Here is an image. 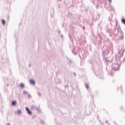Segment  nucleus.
<instances>
[{"label":"nucleus","instance_id":"8","mask_svg":"<svg viewBox=\"0 0 125 125\" xmlns=\"http://www.w3.org/2000/svg\"><path fill=\"white\" fill-rule=\"evenodd\" d=\"M21 87H24V84H21Z\"/></svg>","mask_w":125,"mask_h":125},{"label":"nucleus","instance_id":"10","mask_svg":"<svg viewBox=\"0 0 125 125\" xmlns=\"http://www.w3.org/2000/svg\"><path fill=\"white\" fill-rule=\"evenodd\" d=\"M109 2H112V0H108Z\"/></svg>","mask_w":125,"mask_h":125},{"label":"nucleus","instance_id":"9","mask_svg":"<svg viewBox=\"0 0 125 125\" xmlns=\"http://www.w3.org/2000/svg\"><path fill=\"white\" fill-rule=\"evenodd\" d=\"M23 93H24V94H27V92H26V91H24V92H23Z\"/></svg>","mask_w":125,"mask_h":125},{"label":"nucleus","instance_id":"5","mask_svg":"<svg viewBox=\"0 0 125 125\" xmlns=\"http://www.w3.org/2000/svg\"><path fill=\"white\" fill-rule=\"evenodd\" d=\"M122 22H123V23L125 24V19H123L122 20Z\"/></svg>","mask_w":125,"mask_h":125},{"label":"nucleus","instance_id":"4","mask_svg":"<svg viewBox=\"0 0 125 125\" xmlns=\"http://www.w3.org/2000/svg\"><path fill=\"white\" fill-rule=\"evenodd\" d=\"M30 83H32V84H35V81L34 80H30Z\"/></svg>","mask_w":125,"mask_h":125},{"label":"nucleus","instance_id":"2","mask_svg":"<svg viewBox=\"0 0 125 125\" xmlns=\"http://www.w3.org/2000/svg\"><path fill=\"white\" fill-rule=\"evenodd\" d=\"M17 104V103L16 101H13L12 103V106H16V104Z\"/></svg>","mask_w":125,"mask_h":125},{"label":"nucleus","instance_id":"3","mask_svg":"<svg viewBox=\"0 0 125 125\" xmlns=\"http://www.w3.org/2000/svg\"><path fill=\"white\" fill-rule=\"evenodd\" d=\"M1 22H2V25H5V20H2Z\"/></svg>","mask_w":125,"mask_h":125},{"label":"nucleus","instance_id":"7","mask_svg":"<svg viewBox=\"0 0 125 125\" xmlns=\"http://www.w3.org/2000/svg\"><path fill=\"white\" fill-rule=\"evenodd\" d=\"M85 86H86V88H88V87H89V86L87 84L85 85Z\"/></svg>","mask_w":125,"mask_h":125},{"label":"nucleus","instance_id":"6","mask_svg":"<svg viewBox=\"0 0 125 125\" xmlns=\"http://www.w3.org/2000/svg\"><path fill=\"white\" fill-rule=\"evenodd\" d=\"M17 113H18V115H19V114H21V110H18L17 111Z\"/></svg>","mask_w":125,"mask_h":125},{"label":"nucleus","instance_id":"1","mask_svg":"<svg viewBox=\"0 0 125 125\" xmlns=\"http://www.w3.org/2000/svg\"><path fill=\"white\" fill-rule=\"evenodd\" d=\"M26 110L28 112V114H29V115H31V114H32V111H31V110H30V109H29L28 107H26Z\"/></svg>","mask_w":125,"mask_h":125}]
</instances>
